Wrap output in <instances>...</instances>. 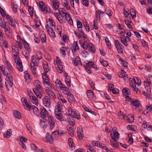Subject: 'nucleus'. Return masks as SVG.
I'll list each match as a JSON object with an SVG mask.
<instances>
[{
    "label": "nucleus",
    "instance_id": "c9c22d12",
    "mask_svg": "<svg viewBox=\"0 0 152 152\" xmlns=\"http://www.w3.org/2000/svg\"><path fill=\"white\" fill-rule=\"evenodd\" d=\"M123 34L124 35V34H125L127 36L129 37H130L131 36V33L130 31L127 30H124L123 31H121L120 32V34Z\"/></svg>",
    "mask_w": 152,
    "mask_h": 152
},
{
    "label": "nucleus",
    "instance_id": "338daca9",
    "mask_svg": "<svg viewBox=\"0 0 152 152\" xmlns=\"http://www.w3.org/2000/svg\"><path fill=\"white\" fill-rule=\"evenodd\" d=\"M74 47H75V50H79V47L78 45L77 42L75 41L74 42Z\"/></svg>",
    "mask_w": 152,
    "mask_h": 152
},
{
    "label": "nucleus",
    "instance_id": "603ef678",
    "mask_svg": "<svg viewBox=\"0 0 152 152\" xmlns=\"http://www.w3.org/2000/svg\"><path fill=\"white\" fill-rule=\"evenodd\" d=\"M25 78L26 80L31 79L30 75L27 71L24 72Z\"/></svg>",
    "mask_w": 152,
    "mask_h": 152
},
{
    "label": "nucleus",
    "instance_id": "2eb2a0df",
    "mask_svg": "<svg viewBox=\"0 0 152 152\" xmlns=\"http://www.w3.org/2000/svg\"><path fill=\"white\" fill-rule=\"evenodd\" d=\"M30 100L34 104L37 106L38 104V102L36 98L33 96H30L29 97Z\"/></svg>",
    "mask_w": 152,
    "mask_h": 152
},
{
    "label": "nucleus",
    "instance_id": "f03ea898",
    "mask_svg": "<svg viewBox=\"0 0 152 152\" xmlns=\"http://www.w3.org/2000/svg\"><path fill=\"white\" fill-rule=\"evenodd\" d=\"M134 81L135 83H131L130 84V86L131 88H132L133 90L135 91L136 93H140V91L139 90L138 88H136L135 84L137 85L138 86H140L141 84L140 81L139 83L138 82H136V81L134 80Z\"/></svg>",
    "mask_w": 152,
    "mask_h": 152
},
{
    "label": "nucleus",
    "instance_id": "9d476101",
    "mask_svg": "<svg viewBox=\"0 0 152 152\" xmlns=\"http://www.w3.org/2000/svg\"><path fill=\"white\" fill-rule=\"evenodd\" d=\"M119 134L118 132L114 131L113 132V135L112 133H111V136L113 140H117L119 138Z\"/></svg>",
    "mask_w": 152,
    "mask_h": 152
},
{
    "label": "nucleus",
    "instance_id": "4be33fe9",
    "mask_svg": "<svg viewBox=\"0 0 152 152\" xmlns=\"http://www.w3.org/2000/svg\"><path fill=\"white\" fill-rule=\"evenodd\" d=\"M30 66L31 68V70L32 71V73L34 75H36V69L35 67V66H37V64H32L31 63L30 64Z\"/></svg>",
    "mask_w": 152,
    "mask_h": 152
},
{
    "label": "nucleus",
    "instance_id": "3c124183",
    "mask_svg": "<svg viewBox=\"0 0 152 152\" xmlns=\"http://www.w3.org/2000/svg\"><path fill=\"white\" fill-rule=\"evenodd\" d=\"M130 15L132 18L135 17L136 16V14L134 10L132 9L130 10Z\"/></svg>",
    "mask_w": 152,
    "mask_h": 152
},
{
    "label": "nucleus",
    "instance_id": "e2e57ef3",
    "mask_svg": "<svg viewBox=\"0 0 152 152\" xmlns=\"http://www.w3.org/2000/svg\"><path fill=\"white\" fill-rule=\"evenodd\" d=\"M82 3L86 6L88 7V0H82Z\"/></svg>",
    "mask_w": 152,
    "mask_h": 152
},
{
    "label": "nucleus",
    "instance_id": "39448f33",
    "mask_svg": "<svg viewBox=\"0 0 152 152\" xmlns=\"http://www.w3.org/2000/svg\"><path fill=\"white\" fill-rule=\"evenodd\" d=\"M55 116L56 118L60 121H66V119L65 118L64 116L61 115V113H55Z\"/></svg>",
    "mask_w": 152,
    "mask_h": 152
},
{
    "label": "nucleus",
    "instance_id": "09e8293b",
    "mask_svg": "<svg viewBox=\"0 0 152 152\" xmlns=\"http://www.w3.org/2000/svg\"><path fill=\"white\" fill-rule=\"evenodd\" d=\"M33 8L29 6L28 8V12L31 17H32L33 16Z\"/></svg>",
    "mask_w": 152,
    "mask_h": 152
},
{
    "label": "nucleus",
    "instance_id": "680f3d73",
    "mask_svg": "<svg viewBox=\"0 0 152 152\" xmlns=\"http://www.w3.org/2000/svg\"><path fill=\"white\" fill-rule=\"evenodd\" d=\"M83 108L87 112H88L89 113H91V114H94V111H92L91 110H89L88 107H87L86 106H85L83 107Z\"/></svg>",
    "mask_w": 152,
    "mask_h": 152
},
{
    "label": "nucleus",
    "instance_id": "49530a36",
    "mask_svg": "<svg viewBox=\"0 0 152 152\" xmlns=\"http://www.w3.org/2000/svg\"><path fill=\"white\" fill-rule=\"evenodd\" d=\"M67 95V98L68 99L71 100L72 101H74L75 98L73 95L70 93H68Z\"/></svg>",
    "mask_w": 152,
    "mask_h": 152
},
{
    "label": "nucleus",
    "instance_id": "473e14b6",
    "mask_svg": "<svg viewBox=\"0 0 152 152\" xmlns=\"http://www.w3.org/2000/svg\"><path fill=\"white\" fill-rule=\"evenodd\" d=\"M14 116L16 118L20 119L21 118V116L20 115V113L17 110H15L13 112Z\"/></svg>",
    "mask_w": 152,
    "mask_h": 152
},
{
    "label": "nucleus",
    "instance_id": "e433bc0d",
    "mask_svg": "<svg viewBox=\"0 0 152 152\" xmlns=\"http://www.w3.org/2000/svg\"><path fill=\"white\" fill-rule=\"evenodd\" d=\"M131 103L133 105L136 107H139L140 105L139 102L137 100H132Z\"/></svg>",
    "mask_w": 152,
    "mask_h": 152
},
{
    "label": "nucleus",
    "instance_id": "c85d7f7f",
    "mask_svg": "<svg viewBox=\"0 0 152 152\" xmlns=\"http://www.w3.org/2000/svg\"><path fill=\"white\" fill-rule=\"evenodd\" d=\"M6 63L7 65V69L9 71L13 72V70L10 63L8 61H6Z\"/></svg>",
    "mask_w": 152,
    "mask_h": 152
},
{
    "label": "nucleus",
    "instance_id": "58836bf2",
    "mask_svg": "<svg viewBox=\"0 0 152 152\" xmlns=\"http://www.w3.org/2000/svg\"><path fill=\"white\" fill-rule=\"evenodd\" d=\"M53 29H50V30H48V32L51 37H53L54 38L56 37V35Z\"/></svg>",
    "mask_w": 152,
    "mask_h": 152
},
{
    "label": "nucleus",
    "instance_id": "9b49d317",
    "mask_svg": "<svg viewBox=\"0 0 152 152\" xmlns=\"http://www.w3.org/2000/svg\"><path fill=\"white\" fill-rule=\"evenodd\" d=\"M60 87L63 93L65 94H67L68 93V92L69 91V89L65 85H63L62 86H60Z\"/></svg>",
    "mask_w": 152,
    "mask_h": 152
},
{
    "label": "nucleus",
    "instance_id": "412c9836",
    "mask_svg": "<svg viewBox=\"0 0 152 152\" xmlns=\"http://www.w3.org/2000/svg\"><path fill=\"white\" fill-rule=\"evenodd\" d=\"M110 143L111 145L113 147L118 148L119 146L118 143L116 140H110Z\"/></svg>",
    "mask_w": 152,
    "mask_h": 152
},
{
    "label": "nucleus",
    "instance_id": "4468645a",
    "mask_svg": "<svg viewBox=\"0 0 152 152\" xmlns=\"http://www.w3.org/2000/svg\"><path fill=\"white\" fill-rule=\"evenodd\" d=\"M33 91L34 93L37 97L39 98V99L41 98L42 96V94L41 92H40L37 89L34 88L33 89Z\"/></svg>",
    "mask_w": 152,
    "mask_h": 152
},
{
    "label": "nucleus",
    "instance_id": "a878e982",
    "mask_svg": "<svg viewBox=\"0 0 152 152\" xmlns=\"http://www.w3.org/2000/svg\"><path fill=\"white\" fill-rule=\"evenodd\" d=\"M86 94L88 98H93L94 94L92 91L90 90H87L86 91Z\"/></svg>",
    "mask_w": 152,
    "mask_h": 152
},
{
    "label": "nucleus",
    "instance_id": "ddd939ff",
    "mask_svg": "<svg viewBox=\"0 0 152 152\" xmlns=\"http://www.w3.org/2000/svg\"><path fill=\"white\" fill-rule=\"evenodd\" d=\"M39 5L41 10L42 11L44 12L45 11L46 12H47V10H46V7L45 5V4L43 2L39 1Z\"/></svg>",
    "mask_w": 152,
    "mask_h": 152
},
{
    "label": "nucleus",
    "instance_id": "4c0bfd02",
    "mask_svg": "<svg viewBox=\"0 0 152 152\" xmlns=\"http://www.w3.org/2000/svg\"><path fill=\"white\" fill-rule=\"evenodd\" d=\"M43 69L45 72L44 73L48 72L50 70V69L48 67V65L47 64H43Z\"/></svg>",
    "mask_w": 152,
    "mask_h": 152
},
{
    "label": "nucleus",
    "instance_id": "0e129e2a",
    "mask_svg": "<svg viewBox=\"0 0 152 152\" xmlns=\"http://www.w3.org/2000/svg\"><path fill=\"white\" fill-rule=\"evenodd\" d=\"M92 144L93 145L95 146H97L98 147H99L101 144L99 143V142L97 141H93L92 142Z\"/></svg>",
    "mask_w": 152,
    "mask_h": 152
},
{
    "label": "nucleus",
    "instance_id": "8fccbe9b",
    "mask_svg": "<svg viewBox=\"0 0 152 152\" xmlns=\"http://www.w3.org/2000/svg\"><path fill=\"white\" fill-rule=\"evenodd\" d=\"M118 115L121 118H124L125 116V114L121 111L118 113Z\"/></svg>",
    "mask_w": 152,
    "mask_h": 152
},
{
    "label": "nucleus",
    "instance_id": "13d9d810",
    "mask_svg": "<svg viewBox=\"0 0 152 152\" xmlns=\"http://www.w3.org/2000/svg\"><path fill=\"white\" fill-rule=\"evenodd\" d=\"M42 78L43 80H48L49 79L46 73H43L42 75Z\"/></svg>",
    "mask_w": 152,
    "mask_h": 152
},
{
    "label": "nucleus",
    "instance_id": "a18cd8bd",
    "mask_svg": "<svg viewBox=\"0 0 152 152\" xmlns=\"http://www.w3.org/2000/svg\"><path fill=\"white\" fill-rule=\"evenodd\" d=\"M47 23H49L48 24L50 25V26L51 27H53V29H55V26L53 24V21L52 19H49L48 20V21H47Z\"/></svg>",
    "mask_w": 152,
    "mask_h": 152
},
{
    "label": "nucleus",
    "instance_id": "7ed1b4c3",
    "mask_svg": "<svg viewBox=\"0 0 152 152\" xmlns=\"http://www.w3.org/2000/svg\"><path fill=\"white\" fill-rule=\"evenodd\" d=\"M42 101L43 104L45 107L48 108H49L50 107V99L48 98V96H45L42 99Z\"/></svg>",
    "mask_w": 152,
    "mask_h": 152
},
{
    "label": "nucleus",
    "instance_id": "7c9ffc66",
    "mask_svg": "<svg viewBox=\"0 0 152 152\" xmlns=\"http://www.w3.org/2000/svg\"><path fill=\"white\" fill-rule=\"evenodd\" d=\"M126 73L124 70H123L121 72V73L118 75V76L121 78H124V79H126Z\"/></svg>",
    "mask_w": 152,
    "mask_h": 152
},
{
    "label": "nucleus",
    "instance_id": "de8ad7c7",
    "mask_svg": "<svg viewBox=\"0 0 152 152\" xmlns=\"http://www.w3.org/2000/svg\"><path fill=\"white\" fill-rule=\"evenodd\" d=\"M100 63L104 66H106L108 65V62L103 59H100Z\"/></svg>",
    "mask_w": 152,
    "mask_h": 152
},
{
    "label": "nucleus",
    "instance_id": "774afa93",
    "mask_svg": "<svg viewBox=\"0 0 152 152\" xmlns=\"http://www.w3.org/2000/svg\"><path fill=\"white\" fill-rule=\"evenodd\" d=\"M31 146L32 149L33 150L37 151L38 150V148L34 144H31Z\"/></svg>",
    "mask_w": 152,
    "mask_h": 152
},
{
    "label": "nucleus",
    "instance_id": "4d7b16f0",
    "mask_svg": "<svg viewBox=\"0 0 152 152\" xmlns=\"http://www.w3.org/2000/svg\"><path fill=\"white\" fill-rule=\"evenodd\" d=\"M65 81L67 86L69 87H70L71 86V81L69 77V78H66Z\"/></svg>",
    "mask_w": 152,
    "mask_h": 152
},
{
    "label": "nucleus",
    "instance_id": "f8f14e48",
    "mask_svg": "<svg viewBox=\"0 0 152 152\" xmlns=\"http://www.w3.org/2000/svg\"><path fill=\"white\" fill-rule=\"evenodd\" d=\"M53 8L55 10L58 9L59 7V3L56 0H53Z\"/></svg>",
    "mask_w": 152,
    "mask_h": 152
},
{
    "label": "nucleus",
    "instance_id": "bf43d9fd",
    "mask_svg": "<svg viewBox=\"0 0 152 152\" xmlns=\"http://www.w3.org/2000/svg\"><path fill=\"white\" fill-rule=\"evenodd\" d=\"M18 6L16 4H13L12 6V8L13 12L15 13L17 12Z\"/></svg>",
    "mask_w": 152,
    "mask_h": 152
},
{
    "label": "nucleus",
    "instance_id": "ea45409f",
    "mask_svg": "<svg viewBox=\"0 0 152 152\" xmlns=\"http://www.w3.org/2000/svg\"><path fill=\"white\" fill-rule=\"evenodd\" d=\"M96 20L97 21H99L100 20V15L99 10L96 11Z\"/></svg>",
    "mask_w": 152,
    "mask_h": 152
},
{
    "label": "nucleus",
    "instance_id": "69168bd1",
    "mask_svg": "<svg viewBox=\"0 0 152 152\" xmlns=\"http://www.w3.org/2000/svg\"><path fill=\"white\" fill-rule=\"evenodd\" d=\"M128 137H129V142L130 143L132 144L133 142V139L132 138H131L132 137V134H128Z\"/></svg>",
    "mask_w": 152,
    "mask_h": 152
},
{
    "label": "nucleus",
    "instance_id": "6ab92c4d",
    "mask_svg": "<svg viewBox=\"0 0 152 152\" xmlns=\"http://www.w3.org/2000/svg\"><path fill=\"white\" fill-rule=\"evenodd\" d=\"M69 145V147L71 150H73L75 149V146L73 144V140L72 139L69 138L68 139Z\"/></svg>",
    "mask_w": 152,
    "mask_h": 152
},
{
    "label": "nucleus",
    "instance_id": "20e7f679",
    "mask_svg": "<svg viewBox=\"0 0 152 152\" xmlns=\"http://www.w3.org/2000/svg\"><path fill=\"white\" fill-rule=\"evenodd\" d=\"M116 48L119 53H123V49L121 47L122 45L118 40H115L114 43Z\"/></svg>",
    "mask_w": 152,
    "mask_h": 152
},
{
    "label": "nucleus",
    "instance_id": "a19ab883",
    "mask_svg": "<svg viewBox=\"0 0 152 152\" xmlns=\"http://www.w3.org/2000/svg\"><path fill=\"white\" fill-rule=\"evenodd\" d=\"M127 121L129 123H132L133 122L134 120V118L131 115H129L128 116Z\"/></svg>",
    "mask_w": 152,
    "mask_h": 152
},
{
    "label": "nucleus",
    "instance_id": "0eeeda50",
    "mask_svg": "<svg viewBox=\"0 0 152 152\" xmlns=\"http://www.w3.org/2000/svg\"><path fill=\"white\" fill-rule=\"evenodd\" d=\"M40 115L42 118H45L48 115L47 111L44 107L41 109Z\"/></svg>",
    "mask_w": 152,
    "mask_h": 152
},
{
    "label": "nucleus",
    "instance_id": "1a4fd4ad",
    "mask_svg": "<svg viewBox=\"0 0 152 152\" xmlns=\"http://www.w3.org/2000/svg\"><path fill=\"white\" fill-rule=\"evenodd\" d=\"M61 102H58L57 105L55 107V113H61Z\"/></svg>",
    "mask_w": 152,
    "mask_h": 152
},
{
    "label": "nucleus",
    "instance_id": "cd10ccee",
    "mask_svg": "<svg viewBox=\"0 0 152 152\" xmlns=\"http://www.w3.org/2000/svg\"><path fill=\"white\" fill-rule=\"evenodd\" d=\"M12 131L10 129H8L6 132L4 133V137L7 138H9L12 134Z\"/></svg>",
    "mask_w": 152,
    "mask_h": 152
},
{
    "label": "nucleus",
    "instance_id": "aec40b11",
    "mask_svg": "<svg viewBox=\"0 0 152 152\" xmlns=\"http://www.w3.org/2000/svg\"><path fill=\"white\" fill-rule=\"evenodd\" d=\"M80 62V59L79 56H77L74 60L72 61V63L75 66H77Z\"/></svg>",
    "mask_w": 152,
    "mask_h": 152
},
{
    "label": "nucleus",
    "instance_id": "5fc2aeb1",
    "mask_svg": "<svg viewBox=\"0 0 152 152\" xmlns=\"http://www.w3.org/2000/svg\"><path fill=\"white\" fill-rule=\"evenodd\" d=\"M53 134L55 133L56 134H59L60 135H64L65 133V132L64 131L61 130H59L58 132L54 131V132H53Z\"/></svg>",
    "mask_w": 152,
    "mask_h": 152
},
{
    "label": "nucleus",
    "instance_id": "b1692460",
    "mask_svg": "<svg viewBox=\"0 0 152 152\" xmlns=\"http://www.w3.org/2000/svg\"><path fill=\"white\" fill-rule=\"evenodd\" d=\"M12 52L15 53L14 55V56H15L16 55L19 54V53L18 52V49L17 47L15 46H13L12 47Z\"/></svg>",
    "mask_w": 152,
    "mask_h": 152
},
{
    "label": "nucleus",
    "instance_id": "f3484780",
    "mask_svg": "<svg viewBox=\"0 0 152 152\" xmlns=\"http://www.w3.org/2000/svg\"><path fill=\"white\" fill-rule=\"evenodd\" d=\"M56 64L58 68V71L59 73H61L63 71V67L61 65V63L60 61H58L56 62Z\"/></svg>",
    "mask_w": 152,
    "mask_h": 152
},
{
    "label": "nucleus",
    "instance_id": "5701e85b",
    "mask_svg": "<svg viewBox=\"0 0 152 152\" xmlns=\"http://www.w3.org/2000/svg\"><path fill=\"white\" fill-rule=\"evenodd\" d=\"M88 50L89 52L92 53H94L95 52V49L92 43H90L88 48Z\"/></svg>",
    "mask_w": 152,
    "mask_h": 152
},
{
    "label": "nucleus",
    "instance_id": "f704fd0d",
    "mask_svg": "<svg viewBox=\"0 0 152 152\" xmlns=\"http://www.w3.org/2000/svg\"><path fill=\"white\" fill-rule=\"evenodd\" d=\"M72 117L74 118H75L78 120L80 118V115L79 113L76 112H75L73 114Z\"/></svg>",
    "mask_w": 152,
    "mask_h": 152
},
{
    "label": "nucleus",
    "instance_id": "79ce46f5",
    "mask_svg": "<svg viewBox=\"0 0 152 152\" xmlns=\"http://www.w3.org/2000/svg\"><path fill=\"white\" fill-rule=\"evenodd\" d=\"M68 112L69 115L70 116L72 117L73 114L75 112L70 107H68Z\"/></svg>",
    "mask_w": 152,
    "mask_h": 152
},
{
    "label": "nucleus",
    "instance_id": "f257e3e1",
    "mask_svg": "<svg viewBox=\"0 0 152 152\" xmlns=\"http://www.w3.org/2000/svg\"><path fill=\"white\" fill-rule=\"evenodd\" d=\"M2 72L4 75L6 76V80L9 84L10 86L12 87L13 85L12 76L10 74H9L7 71H5V70H4V69Z\"/></svg>",
    "mask_w": 152,
    "mask_h": 152
},
{
    "label": "nucleus",
    "instance_id": "72a5a7b5",
    "mask_svg": "<svg viewBox=\"0 0 152 152\" xmlns=\"http://www.w3.org/2000/svg\"><path fill=\"white\" fill-rule=\"evenodd\" d=\"M86 147L89 151L91 152H94L95 149L94 146H91L87 144L86 145Z\"/></svg>",
    "mask_w": 152,
    "mask_h": 152
},
{
    "label": "nucleus",
    "instance_id": "393cba45",
    "mask_svg": "<svg viewBox=\"0 0 152 152\" xmlns=\"http://www.w3.org/2000/svg\"><path fill=\"white\" fill-rule=\"evenodd\" d=\"M17 69L20 72H22L23 71V66L21 61L16 64Z\"/></svg>",
    "mask_w": 152,
    "mask_h": 152
},
{
    "label": "nucleus",
    "instance_id": "423d86ee",
    "mask_svg": "<svg viewBox=\"0 0 152 152\" xmlns=\"http://www.w3.org/2000/svg\"><path fill=\"white\" fill-rule=\"evenodd\" d=\"M144 86L147 90V91L148 92H151V89L150 85L151 84V83L150 82V80H149V81L148 79H147V80L144 81Z\"/></svg>",
    "mask_w": 152,
    "mask_h": 152
},
{
    "label": "nucleus",
    "instance_id": "bb28decb",
    "mask_svg": "<svg viewBox=\"0 0 152 152\" xmlns=\"http://www.w3.org/2000/svg\"><path fill=\"white\" fill-rule=\"evenodd\" d=\"M129 91H130V90L129 88H124L122 90L123 95L125 96H129Z\"/></svg>",
    "mask_w": 152,
    "mask_h": 152
},
{
    "label": "nucleus",
    "instance_id": "6e6d98bb",
    "mask_svg": "<svg viewBox=\"0 0 152 152\" xmlns=\"http://www.w3.org/2000/svg\"><path fill=\"white\" fill-rule=\"evenodd\" d=\"M33 112L34 114L37 115L38 114V108L35 106H32Z\"/></svg>",
    "mask_w": 152,
    "mask_h": 152
},
{
    "label": "nucleus",
    "instance_id": "37998d69",
    "mask_svg": "<svg viewBox=\"0 0 152 152\" xmlns=\"http://www.w3.org/2000/svg\"><path fill=\"white\" fill-rule=\"evenodd\" d=\"M83 131H77V136L78 137V138L80 139H82L83 137Z\"/></svg>",
    "mask_w": 152,
    "mask_h": 152
},
{
    "label": "nucleus",
    "instance_id": "dca6fc26",
    "mask_svg": "<svg viewBox=\"0 0 152 152\" xmlns=\"http://www.w3.org/2000/svg\"><path fill=\"white\" fill-rule=\"evenodd\" d=\"M80 40L79 41L80 44V45L83 48V49L85 50H86L87 48L89 47V45L91 43L88 42H84L83 43L80 42Z\"/></svg>",
    "mask_w": 152,
    "mask_h": 152
},
{
    "label": "nucleus",
    "instance_id": "c756f323",
    "mask_svg": "<svg viewBox=\"0 0 152 152\" xmlns=\"http://www.w3.org/2000/svg\"><path fill=\"white\" fill-rule=\"evenodd\" d=\"M125 35H123V37H121V40L122 43L125 46H126L128 45V43L127 40L124 38Z\"/></svg>",
    "mask_w": 152,
    "mask_h": 152
},
{
    "label": "nucleus",
    "instance_id": "a211bd4d",
    "mask_svg": "<svg viewBox=\"0 0 152 152\" xmlns=\"http://www.w3.org/2000/svg\"><path fill=\"white\" fill-rule=\"evenodd\" d=\"M46 139L47 141L50 142H52L53 139V136L48 132L47 133L46 135Z\"/></svg>",
    "mask_w": 152,
    "mask_h": 152
},
{
    "label": "nucleus",
    "instance_id": "864d4df0",
    "mask_svg": "<svg viewBox=\"0 0 152 152\" xmlns=\"http://www.w3.org/2000/svg\"><path fill=\"white\" fill-rule=\"evenodd\" d=\"M40 38L41 41L42 42H45L46 39V36L45 34H42L40 35Z\"/></svg>",
    "mask_w": 152,
    "mask_h": 152
},
{
    "label": "nucleus",
    "instance_id": "052dcab7",
    "mask_svg": "<svg viewBox=\"0 0 152 152\" xmlns=\"http://www.w3.org/2000/svg\"><path fill=\"white\" fill-rule=\"evenodd\" d=\"M14 56L15 57L14 60L16 64L21 61L20 57L17 55H16L15 56Z\"/></svg>",
    "mask_w": 152,
    "mask_h": 152
},
{
    "label": "nucleus",
    "instance_id": "2f4dec72",
    "mask_svg": "<svg viewBox=\"0 0 152 152\" xmlns=\"http://www.w3.org/2000/svg\"><path fill=\"white\" fill-rule=\"evenodd\" d=\"M66 48L64 47H62L60 49V52L62 54L63 56L65 57L66 56Z\"/></svg>",
    "mask_w": 152,
    "mask_h": 152
},
{
    "label": "nucleus",
    "instance_id": "c03bdc74",
    "mask_svg": "<svg viewBox=\"0 0 152 152\" xmlns=\"http://www.w3.org/2000/svg\"><path fill=\"white\" fill-rule=\"evenodd\" d=\"M67 128L69 134L71 136L73 135L74 134V133L72 127L71 126H69L67 127Z\"/></svg>",
    "mask_w": 152,
    "mask_h": 152
},
{
    "label": "nucleus",
    "instance_id": "6e6552de",
    "mask_svg": "<svg viewBox=\"0 0 152 152\" xmlns=\"http://www.w3.org/2000/svg\"><path fill=\"white\" fill-rule=\"evenodd\" d=\"M45 91L50 98L54 99L56 98L55 94L52 91L48 89H46Z\"/></svg>",
    "mask_w": 152,
    "mask_h": 152
}]
</instances>
